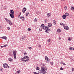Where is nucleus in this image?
<instances>
[{
  "mask_svg": "<svg viewBox=\"0 0 74 74\" xmlns=\"http://www.w3.org/2000/svg\"><path fill=\"white\" fill-rule=\"evenodd\" d=\"M41 70L39 71V73L40 74H46L47 72L45 71V70H47V68L45 67V68L41 67Z\"/></svg>",
  "mask_w": 74,
  "mask_h": 74,
  "instance_id": "nucleus-1",
  "label": "nucleus"
},
{
  "mask_svg": "<svg viewBox=\"0 0 74 74\" xmlns=\"http://www.w3.org/2000/svg\"><path fill=\"white\" fill-rule=\"evenodd\" d=\"M24 59V62H27V61H28L29 60V57L28 56H24L23 57Z\"/></svg>",
  "mask_w": 74,
  "mask_h": 74,
  "instance_id": "nucleus-2",
  "label": "nucleus"
},
{
  "mask_svg": "<svg viewBox=\"0 0 74 74\" xmlns=\"http://www.w3.org/2000/svg\"><path fill=\"white\" fill-rule=\"evenodd\" d=\"M3 66L4 68H7V69L9 68V66L7 64H3Z\"/></svg>",
  "mask_w": 74,
  "mask_h": 74,
  "instance_id": "nucleus-3",
  "label": "nucleus"
},
{
  "mask_svg": "<svg viewBox=\"0 0 74 74\" xmlns=\"http://www.w3.org/2000/svg\"><path fill=\"white\" fill-rule=\"evenodd\" d=\"M49 27H45V29L46 30H45V33H47V32H49V31H50V29H49Z\"/></svg>",
  "mask_w": 74,
  "mask_h": 74,
  "instance_id": "nucleus-4",
  "label": "nucleus"
},
{
  "mask_svg": "<svg viewBox=\"0 0 74 74\" xmlns=\"http://www.w3.org/2000/svg\"><path fill=\"white\" fill-rule=\"evenodd\" d=\"M44 26V24H43L41 25L40 27L41 28V29H44V30H46L45 28V27Z\"/></svg>",
  "mask_w": 74,
  "mask_h": 74,
  "instance_id": "nucleus-5",
  "label": "nucleus"
},
{
  "mask_svg": "<svg viewBox=\"0 0 74 74\" xmlns=\"http://www.w3.org/2000/svg\"><path fill=\"white\" fill-rule=\"evenodd\" d=\"M27 9H26V8H23L22 12H23V13H24L25 12V11H26Z\"/></svg>",
  "mask_w": 74,
  "mask_h": 74,
  "instance_id": "nucleus-6",
  "label": "nucleus"
},
{
  "mask_svg": "<svg viewBox=\"0 0 74 74\" xmlns=\"http://www.w3.org/2000/svg\"><path fill=\"white\" fill-rule=\"evenodd\" d=\"M48 25L45 26V27H48L49 28V27H51L52 26V24L51 23H49L48 24Z\"/></svg>",
  "mask_w": 74,
  "mask_h": 74,
  "instance_id": "nucleus-7",
  "label": "nucleus"
},
{
  "mask_svg": "<svg viewBox=\"0 0 74 74\" xmlns=\"http://www.w3.org/2000/svg\"><path fill=\"white\" fill-rule=\"evenodd\" d=\"M14 14V10H10V13L9 14Z\"/></svg>",
  "mask_w": 74,
  "mask_h": 74,
  "instance_id": "nucleus-8",
  "label": "nucleus"
},
{
  "mask_svg": "<svg viewBox=\"0 0 74 74\" xmlns=\"http://www.w3.org/2000/svg\"><path fill=\"white\" fill-rule=\"evenodd\" d=\"M20 19H22V21H24V20H25V17H23V16H21L20 17Z\"/></svg>",
  "mask_w": 74,
  "mask_h": 74,
  "instance_id": "nucleus-9",
  "label": "nucleus"
},
{
  "mask_svg": "<svg viewBox=\"0 0 74 74\" xmlns=\"http://www.w3.org/2000/svg\"><path fill=\"white\" fill-rule=\"evenodd\" d=\"M64 28L65 29H66V30H69V27L67 26H65L64 25Z\"/></svg>",
  "mask_w": 74,
  "mask_h": 74,
  "instance_id": "nucleus-10",
  "label": "nucleus"
},
{
  "mask_svg": "<svg viewBox=\"0 0 74 74\" xmlns=\"http://www.w3.org/2000/svg\"><path fill=\"white\" fill-rule=\"evenodd\" d=\"M10 15L11 18H14V14H10Z\"/></svg>",
  "mask_w": 74,
  "mask_h": 74,
  "instance_id": "nucleus-11",
  "label": "nucleus"
},
{
  "mask_svg": "<svg viewBox=\"0 0 74 74\" xmlns=\"http://www.w3.org/2000/svg\"><path fill=\"white\" fill-rule=\"evenodd\" d=\"M62 18L63 19H65L67 18V16L65 15H64L62 16Z\"/></svg>",
  "mask_w": 74,
  "mask_h": 74,
  "instance_id": "nucleus-12",
  "label": "nucleus"
},
{
  "mask_svg": "<svg viewBox=\"0 0 74 74\" xmlns=\"http://www.w3.org/2000/svg\"><path fill=\"white\" fill-rule=\"evenodd\" d=\"M8 21L9 22V25H12V23L11 22V21L9 20H8Z\"/></svg>",
  "mask_w": 74,
  "mask_h": 74,
  "instance_id": "nucleus-13",
  "label": "nucleus"
},
{
  "mask_svg": "<svg viewBox=\"0 0 74 74\" xmlns=\"http://www.w3.org/2000/svg\"><path fill=\"white\" fill-rule=\"evenodd\" d=\"M16 51H13V55H16Z\"/></svg>",
  "mask_w": 74,
  "mask_h": 74,
  "instance_id": "nucleus-14",
  "label": "nucleus"
},
{
  "mask_svg": "<svg viewBox=\"0 0 74 74\" xmlns=\"http://www.w3.org/2000/svg\"><path fill=\"white\" fill-rule=\"evenodd\" d=\"M3 39H4V40H7V38L5 37V36H3L2 37Z\"/></svg>",
  "mask_w": 74,
  "mask_h": 74,
  "instance_id": "nucleus-15",
  "label": "nucleus"
},
{
  "mask_svg": "<svg viewBox=\"0 0 74 74\" xmlns=\"http://www.w3.org/2000/svg\"><path fill=\"white\" fill-rule=\"evenodd\" d=\"M8 60L10 62H12L13 60H12V59H11V58H9L8 59Z\"/></svg>",
  "mask_w": 74,
  "mask_h": 74,
  "instance_id": "nucleus-16",
  "label": "nucleus"
},
{
  "mask_svg": "<svg viewBox=\"0 0 74 74\" xmlns=\"http://www.w3.org/2000/svg\"><path fill=\"white\" fill-rule=\"evenodd\" d=\"M47 16L48 17H50L51 16V14L50 13L47 14Z\"/></svg>",
  "mask_w": 74,
  "mask_h": 74,
  "instance_id": "nucleus-17",
  "label": "nucleus"
},
{
  "mask_svg": "<svg viewBox=\"0 0 74 74\" xmlns=\"http://www.w3.org/2000/svg\"><path fill=\"white\" fill-rule=\"evenodd\" d=\"M57 32L58 33H60L61 32V30L60 29H58L57 30Z\"/></svg>",
  "mask_w": 74,
  "mask_h": 74,
  "instance_id": "nucleus-18",
  "label": "nucleus"
},
{
  "mask_svg": "<svg viewBox=\"0 0 74 74\" xmlns=\"http://www.w3.org/2000/svg\"><path fill=\"white\" fill-rule=\"evenodd\" d=\"M65 15H66V16H69V13H67V12L66 13H65Z\"/></svg>",
  "mask_w": 74,
  "mask_h": 74,
  "instance_id": "nucleus-19",
  "label": "nucleus"
},
{
  "mask_svg": "<svg viewBox=\"0 0 74 74\" xmlns=\"http://www.w3.org/2000/svg\"><path fill=\"white\" fill-rule=\"evenodd\" d=\"M69 49L70 50H74V48L71 47L69 48Z\"/></svg>",
  "mask_w": 74,
  "mask_h": 74,
  "instance_id": "nucleus-20",
  "label": "nucleus"
},
{
  "mask_svg": "<svg viewBox=\"0 0 74 74\" xmlns=\"http://www.w3.org/2000/svg\"><path fill=\"white\" fill-rule=\"evenodd\" d=\"M64 10H67V6H65L64 8Z\"/></svg>",
  "mask_w": 74,
  "mask_h": 74,
  "instance_id": "nucleus-21",
  "label": "nucleus"
},
{
  "mask_svg": "<svg viewBox=\"0 0 74 74\" xmlns=\"http://www.w3.org/2000/svg\"><path fill=\"white\" fill-rule=\"evenodd\" d=\"M21 60H22V61H23V62H25V60H24V58H21Z\"/></svg>",
  "mask_w": 74,
  "mask_h": 74,
  "instance_id": "nucleus-22",
  "label": "nucleus"
},
{
  "mask_svg": "<svg viewBox=\"0 0 74 74\" xmlns=\"http://www.w3.org/2000/svg\"><path fill=\"white\" fill-rule=\"evenodd\" d=\"M72 11H74V7L72 6L71 8Z\"/></svg>",
  "mask_w": 74,
  "mask_h": 74,
  "instance_id": "nucleus-23",
  "label": "nucleus"
},
{
  "mask_svg": "<svg viewBox=\"0 0 74 74\" xmlns=\"http://www.w3.org/2000/svg\"><path fill=\"white\" fill-rule=\"evenodd\" d=\"M53 22L54 25H56V21H55V20H53Z\"/></svg>",
  "mask_w": 74,
  "mask_h": 74,
  "instance_id": "nucleus-24",
  "label": "nucleus"
},
{
  "mask_svg": "<svg viewBox=\"0 0 74 74\" xmlns=\"http://www.w3.org/2000/svg\"><path fill=\"white\" fill-rule=\"evenodd\" d=\"M46 62H49V59H47L46 60H45Z\"/></svg>",
  "mask_w": 74,
  "mask_h": 74,
  "instance_id": "nucleus-25",
  "label": "nucleus"
},
{
  "mask_svg": "<svg viewBox=\"0 0 74 74\" xmlns=\"http://www.w3.org/2000/svg\"><path fill=\"white\" fill-rule=\"evenodd\" d=\"M62 64H63V65H64V66H65L66 64H65V63H64L63 62H61Z\"/></svg>",
  "mask_w": 74,
  "mask_h": 74,
  "instance_id": "nucleus-26",
  "label": "nucleus"
},
{
  "mask_svg": "<svg viewBox=\"0 0 74 74\" xmlns=\"http://www.w3.org/2000/svg\"><path fill=\"white\" fill-rule=\"evenodd\" d=\"M34 22H37V18H35L34 20Z\"/></svg>",
  "mask_w": 74,
  "mask_h": 74,
  "instance_id": "nucleus-27",
  "label": "nucleus"
},
{
  "mask_svg": "<svg viewBox=\"0 0 74 74\" xmlns=\"http://www.w3.org/2000/svg\"><path fill=\"white\" fill-rule=\"evenodd\" d=\"M29 12L26 13V16H27L28 15H29Z\"/></svg>",
  "mask_w": 74,
  "mask_h": 74,
  "instance_id": "nucleus-28",
  "label": "nucleus"
},
{
  "mask_svg": "<svg viewBox=\"0 0 74 74\" xmlns=\"http://www.w3.org/2000/svg\"><path fill=\"white\" fill-rule=\"evenodd\" d=\"M60 25H61V26H63V25H64V24L62 23H60Z\"/></svg>",
  "mask_w": 74,
  "mask_h": 74,
  "instance_id": "nucleus-29",
  "label": "nucleus"
},
{
  "mask_svg": "<svg viewBox=\"0 0 74 74\" xmlns=\"http://www.w3.org/2000/svg\"><path fill=\"white\" fill-rule=\"evenodd\" d=\"M50 41H51V39H49L47 40V42H49Z\"/></svg>",
  "mask_w": 74,
  "mask_h": 74,
  "instance_id": "nucleus-30",
  "label": "nucleus"
},
{
  "mask_svg": "<svg viewBox=\"0 0 74 74\" xmlns=\"http://www.w3.org/2000/svg\"><path fill=\"white\" fill-rule=\"evenodd\" d=\"M16 55H14V59H16Z\"/></svg>",
  "mask_w": 74,
  "mask_h": 74,
  "instance_id": "nucleus-31",
  "label": "nucleus"
},
{
  "mask_svg": "<svg viewBox=\"0 0 74 74\" xmlns=\"http://www.w3.org/2000/svg\"><path fill=\"white\" fill-rule=\"evenodd\" d=\"M50 64H51V65H53V62H51Z\"/></svg>",
  "mask_w": 74,
  "mask_h": 74,
  "instance_id": "nucleus-32",
  "label": "nucleus"
},
{
  "mask_svg": "<svg viewBox=\"0 0 74 74\" xmlns=\"http://www.w3.org/2000/svg\"><path fill=\"white\" fill-rule=\"evenodd\" d=\"M3 70V69L2 68H0V71H2Z\"/></svg>",
  "mask_w": 74,
  "mask_h": 74,
  "instance_id": "nucleus-33",
  "label": "nucleus"
},
{
  "mask_svg": "<svg viewBox=\"0 0 74 74\" xmlns=\"http://www.w3.org/2000/svg\"><path fill=\"white\" fill-rule=\"evenodd\" d=\"M17 73L18 74H20V73H21V71H17Z\"/></svg>",
  "mask_w": 74,
  "mask_h": 74,
  "instance_id": "nucleus-34",
  "label": "nucleus"
},
{
  "mask_svg": "<svg viewBox=\"0 0 74 74\" xmlns=\"http://www.w3.org/2000/svg\"><path fill=\"white\" fill-rule=\"evenodd\" d=\"M49 58H48V57L47 56H45V60H46L47 59H48Z\"/></svg>",
  "mask_w": 74,
  "mask_h": 74,
  "instance_id": "nucleus-35",
  "label": "nucleus"
},
{
  "mask_svg": "<svg viewBox=\"0 0 74 74\" xmlns=\"http://www.w3.org/2000/svg\"><path fill=\"white\" fill-rule=\"evenodd\" d=\"M47 22H48V20H45V23H47Z\"/></svg>",
  "mask_w": 74,
  "mask_h": 74,
  "instance_id": "nucleus-36",
  "label": "nucleus"
},
{
  "mask_svg": "<svg viewBox=\"0 0 74 74\" xmlns=\"http://www.w3.org/2000/svg\"><path fill=\"white\" fill-rule=\"evenodd\" d=\"M24 37H22L21 38L22 40H25V39H24Z\"/></svg>",
  "mask_w": 74,
  "mask_h": 74,
  "instance_id": "nucleus-37",
  "label": "nucleus"
},
{
  "mask_svg": "<svg viewBox=\"0 0 74 74\" xmlns=\"http://www.w3.org/2000/svg\"><path fill=\"white\" fill-rule=\"evenodd\" d=\"M9 55H10V56H12V53H10Z\"/></svg>",
  "mask_w": 74,
  "mask_h": 74,
  "instance_id": "nucleus-38",
  "label": "nucleus"
},
{
  "mask_svg": "<svg viewBox=\"0 0 74 74\" xmlns=\"http://www.w3.org/2000/svg\"><path fill=\"white\" fill-rule=\"evenodd\" d=\"M27 30L29 31V32H30V30H31V29L30 28H28L27 29Z\"/></svg>",
  "mask_w": 74,
  "mask_h": 74,
  "instance_id": "nucleus-39",
  "label": "nucleus"
},
{
  "mask_svg": "<svg viewBox=\"0 0 74 74\" xmlns=\"http://www.w3.org/2000/svg\"><path fill=\"white\" fill-rule=\"evenodd\" d=\"M5 20L6 21H8V19H7V18H5Z\"/></svg>",
  "mask_w": 74,
  "mask_h": 74,
  "instance_id": "nucleus-40",
  "label": "nucleus"
},
{
  "mask_svg": "<svg viewBox=\"0 0 74 74\" xmlns=\"http://www.w3.org/2000/svg\"><path fill=\"white\" fill-rule=\"evenodd\" d=\"M60 69L61 70H63V68L62 67H61L60 68Z\"/></svg>",
  "mask_w": 74,
  "mask_h": 74,
  "instance_id": "nucleus-41",
  "label": "nucleus"
},
{
  "mask_svg": "<svg viewBox=\"0 0 74 74\" xmlns=\"http://www.w3.org/2000/svg\"><path fill=\"white\" fill-rule=\"evenodd\" d=\"M39 68L38 67H37V68H36V70H39Z\"/></svg>",
  "mask_w": 74,
  "mask_h": 74,
  "instance_id": "nucleus-42",
  "label": "nucleus"
},
{
  "mask_svg": "<svg viewBox=\"0 0 74 74\" xmlns=\"http://www.w3.org/2000/svg\"><path fill=\"white\" fill-rule=\"evenodd\" d=\"M28 49H32V48L31 47H28Z\"/></svg>",
  "mask_w": 74,
  "mask_h": 74,
  "instance_id": "nucleus-43",
  "label": "nucleus"
},
{
  "mask_svg": "<svg viewBox=\"0 0 74 74\" xmlns=\"http://www.w3.org/2000/svg\"><path fill=\"white\" fill-rule=\"evenodd\" d=\"M7 29L8 30H10V27H7Z\"/></svg>",
  "mask_w": 74,
  "mask_h": 74,
  "instance_id": "nucleus-44",
  "label": "nucleus"
},
{
  "mask_svg": "<svg viewBox=\"0 0 74 74\" xmlns=\"http://www.w3.org/2000/svg\"><path fill=\"white\" fill-rule=\"evenodd\" d=\"M72 71H74V68H73L72 69Z\"/></svg>",
  "mask_w": 74,
  "mask_h": 74,
  "instance_id": "nucleus-45",
  "label": "nucleus"
},
{
  "mask_svg": "<svg viewBox=\"0 0 74 74\" xmlns=\"http://www.w3.org/2000/svg\"><path fill=\"white\" fill-rule=\"evenodd\" d=\"M68 40L69 41H71V40H70V38H69L68 39Z\"/></svg>",
  "mask_w": 74,
  "mask_h": 74,
  "instance_id": "nucleus-46",
  "label": "nucleus"
},
{
  "mask_svg": "<svg viewBox=\"0 0 74 74\" xmlns=\"http://www.w3.org/2000/svg\"><path fill=\"white\" fill-rule=\"evenodd\" d=\"M39 32H40V31H41L42 30V29H39Z\"/></svg>",
  "mask_w": 74,
  "mask_h": 74,
  "instance_id": "nucleus-47",
  "label": "nucleus"
},
{
  "mask_svg": "<svg viewBox=\"0 0 74 74\" xmlns=\"http://www.w3.org/2000/svg\"><path fill=\"white\" fill-rule=\"evenodd\" d=\"M6 46H7V45H6L3 46V47H5Z\"/></svg>",
  "mask_w": 74,
  "mask_h": 74,
  "instance_id": "nucleus-48",
  "label": "nucleus"
},
{
  "mask_svg": "<svg viewBox=\"0 0 74 74\" xmlns=\"http://www.w3.org/2000/svg\"><path fill=\"white\" fill-rule=\"evenodd\" d=\"M38 47H39V48H41V45H39Z\"/></svg>",
  "mask_w": 74,
  "mask_h": 74,
  "instance_id": "nucleus-49",
  "label": "nucleus"
},
{
  "mask_svg": "<svg viewBox=\"0 0 74 74\" xmlns=\"http://www.w3.org/2000/svg\"><path fill=\"white\" fill-rule=\"evenodd\" d=\"M3 47H4V46H1V48H3Z\"/></svg>",
  "mask_w": 74,
  "mask_h": 74,
  "instance_id": "nucleus-50",
  "label": "nucleus"
},
{
  "mask_svg": "<svg viewBox=\"0 0 74 74\" xmlns=\"http://www.w3.org/2000/svg\"><path fill=\"white\" fill-rule=\"evenodd\" d=\"M1 28H2V27H1V26H0V29H1Z\"/></svg>",
  "mask_w": 74,
  "mask_h": 74,
  "instance_id": "nucleus-51",
  "label": "nucleus"
},
{
  "mask_svg": "<svg viewBox=\"0 0 74 74\" xmlns=\"http://www.w3.org/2000/svg\"><path fill=\"white\" fill-rule=\"evenodd\" d=\"M21 12H20V14L19 15V16H21Z\"/></svg>",
  "mask_w": 74,
  "mask_h": 74,
  "instance_id": "nucleus-52",
  "label": "nucleus"
},
{
  "mask_svg": "<svg viewBox=\"0 0 74 74\" xmlns=\"http://www.w3.org/2000/svg\"><path fill=\"white\" fill-rule=\"evenodd\" d=\"M44 66H45V64H43V67H44Z\"/></svg>",
  "mask_w": 74,
  "mask_h": 74,
  "instance_id": "nucleus-53",
  "label": "nucleus"
},
{
  "mask_svg": "<svg viewBox=\"0 0 74 74\" xmlns=\"http://www.w3.org/2000/svg\"><path fill=\"white\" fill-rule=\"evenodd\" d=\"M24 55H26V54H27V53H24Z\"/></svg>",
  "mask_w": 74,
  "mask_h": 74,
  "instance_id": "nucleus-54",
  "label": "nucleus"
},
{
  "mask_svg": "<svg viewBox=\"0 0 74 74\" xmlns=\"http://www.w3.org/2000/svg\"><path fill=\"white\" fill-rule=\"evenodd\" d=\"M41 66H42V65H43V64L42 63L41 64Z\"/></svg>",
  "mask_w": 74,
  "mask_h": 74,
  "instance_id": "nucleus-55",
  "label": "nucleus"
},
{
  "mask_svg": "<svg viewBox=\"0 0 74 74\" xmlns=\"http://www.w3.org/2000/svg\"><path fill=\"white\" fill-rule=\"evenodd\" d=\"M23 37H24V38H26V36Z\"/></svg>",
  "mask_w": 74,
  "mask_h": 74,
  "instance_id": "nucleus-56",
  "label": "nucleus"
},
{
  "mask_svg": "<svg viewBox=\"0 0 74 74\" xmlns=\"http://www.w3.org/2000/svg\"><path fill=\"white\" fill-rule=\"evenodd\" d=\"M47 33H49V32H48L47 31Z\"/></svg>",
  "mask_w": 74,
  "mask_h": 74,
  "instance_id": "nucleus-57",
  "label": "nucleus"
},
{
  "mask_svg": "<svg viewBox=\"0 0 74 74\" xmlns=\"http://www.w3.org/2000/svg\"><path fill=\"white\" fill-rule=\"evenodd\" d=\"M42 0V1H44V0Z\"/></svg>",
  "mask_w": 74,
  "mask_h": 74,
  "instance_id": "nucleus-58",
  "label": "nucleus"
},
{
  "mask_svg": "<svg viewBox=\"0 0 74 74\" xmlns=\"http://www.w3.org/2000/svg\"><path fill=\"white\" fill-rule=\"evenodd\" d=\"M73 50H74V48H73Z\"/></svg>",
  "mask_w": 74,
  "mask_h": 74,
  "instance_id": "nucleus-59",
  "label": "nucleus"
}]
</instances>
